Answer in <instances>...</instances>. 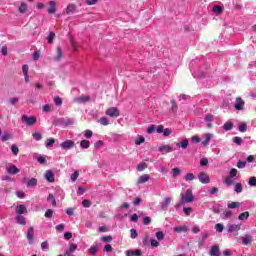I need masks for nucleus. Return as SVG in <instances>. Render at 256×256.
I'll list each match as a JSON object with an SVG mask.
<instances>
[{"mask_svg": "<svg viewBox=\"0 0 256 256\" xmlns=\"http://www.w3.org/2000/svg\"><path fill=\"white\" fill-rule=\"evenodd\" d=\"M22 123H25V125H28V127H33V125H35V123H37V117L23 115Z\"/></svg>", "mask_w": 256, "mask_h": 256, "instance_id": "1", "label": "nucleus"}, {"mask_svg": "<svg viewBox=\"0 0 256 256\" xmlns=\"http://www.w3.org/2000/svg\"><path fill=\"white\" fill-rule=\"evenodd\" d=\"M182 203H193L195 197L193 196V191L191 189L186 190V196L181 194Z\"/></svg>", "mask_w": 256, "mask_h": 256, "instance_id": "2", "label": "nucleus"}, {"mask_svg": "<svg viewBox=\"0 0 256 256\" xmlns=\"http://www.w3.org/2000/svg\"><path fill=\"white\" fill-rule=\"evenodd\" d=\"M105 113L108 117H119L120 115L119 108L117 107H110Z\"/></svg>", "mask_w": 256, "mask_h": 256, "instance_id": "3", "label": "nucleus"}, {"mask_svg": "<svg viewBox=\"0 0 256 256\" xmlns=\"http://www.w3.org/2000/svg\"><path fill=\"white\" fill-rule=\"evenodd\" d=\"M198 179L200 183H203L204 185H207V183H211V179L209 178V175L205 172H201L198 175Z\"/></svg>", "mask_w": 256, "mask_h": 256, "instance_id": "4", "label": "nucleus"}, {"mask_svg": "<svg viewBox=\"0 0 256 256\" xmlns=\"http://www.w3.org/2000/svg\"><path fill=\"white\" fill-rule=\"evenodd\" d=\"M245 107V101L241 97L236 98V104L234 105V108L236 111H243Z\"/></svg>", "mask_w": 256, "mask_h": 256, "instance_id": "5", "label": "nucleus"}, {"mask_svg": "<svg viewBox=\"0 0 256 256\" xmlns=\"http://www.w3.org/2000/svg\"><path fill=\"white\" fill-rule=\"evenodd\" d=\"M240 230H241L240 224H231L228 226L229 233H234L235 235H239Z\"/></svg>", "mask_w": 256, "mask_h": 256, "instance_id": "6", "label": "nucleus"}, {"mask_svg": "<svg viewBox=\"0 0 256 256\" xmlns=\"http://www.w3.org/2000/svg\"><path fill=\"white\" fill-rule=\"evenodd\" d=\"M62 149H73L75 147V142L73 140H67L60 144Z\"/></svg>", "mask_w": 256, "mask_h": 256, "instance_id": "7", "label": "nucleus"}, {"mask_svg": "<svg viewBox=\"0 0 256 256\" xmlns=\"http://www.w3.org/2000/svg\"><path fill=\"white\" fill-rule=\"evenodd\" d=\"M45 179L49 183H54L55 182V174H53V172L51 170H47L45 173Z\"/></svg>", "mask_w": 256, "mask_h": 256, "instance_id": "8", "label": "nucleus"}, {"mask_svg": "<svg viewBox=\"0 0 256 256\" xmlns=\"http://www.w3.org/2000/svg\"><path fill=\"white\" fill-rule=\"evenodd\" d=\"M26 238L28 239V241H33V239H35V230H34L33 226H30L28 228Z\"/></svg>", "mask_w": 256, "mask_h": 256, "instance_id": "9", "label": "nucleus"}, {"mask_svg": "<svg viewBox=\"0 0 256 256\" xmlns=\"http://www.w3.org/2000/svg\"><path fill=\"white\" fill-rule=\"evenodd\" d=\"M61 59H63V50L58 46L56 48V56L54 57V61L59 63V61H61Z\"/></svg>", "mask_w": 256, "mask_h": 256, "instance_id": "10", "label": "nucleus"}, {"mask_svg": "<svg viewBox=\"0 0 256 256\" xmlns=\"http://www.w3.org/2000/svg\"><path fill=\"white\" fill-rule=\"evenodd\" d=\"M6 171L9 175H17V173H19L20 170H19V168H17V166L12 165V166L8 167L6 169Z\"/></svg>", "mask_w": 256, "mask_h": 256, "instance_id": "11", "label": "nucleus"}, {"mask_svg": "<svg viewBox=\"0 0 256 256\" xmlns=\"http://www.w3.org/2000/svg\"><path fill=\"white\" fill-rule=\"evenodd\" d=\"M24 183H26L27 187H37L36 178H31L30 180H27V178H24Z\"/></svg>", "mask_w": 256, "mask_h": 256, "instance_id": "12", "label": "nucleus"}, {"mask_svg": "<svg viewBox=\"0 0 256 256\" xmlns=\"http://www.w3.org/2000/svg\"><path fill=\"white\" fill-rule=\"evenodd\" d=\"M221 255L219 251V245H213L210 249V256H219Z\"/></svg>", "mask_w": 256, "mask_h": 256, "instance_id": "13", "label": "nucleus"}, {"mask_svg": "<svg viewBox=\"0 0 256 256\" xmlns=\"http://www.w3.org/2000/svg\"><path fill=\"white\" fill-rule=\"evenodd\" d=\"M55 11H57L56 3H55V1H50L49 8H48L49 15H53L55 13Z\"/></svg>", "mask_w": 256, "mask_h": 256, "instance_id": "14", "label": "nucleus"}, {"mask_svg": "<svg viewBox=\"0 0 256 256\" xmlns=\"http://www.w3.org/2000/svg\"><path fill=\"white\" fill-rule=\"evenodd\" d=\"M16 213L18 215H23V213H27V207L23 204H20L16 207Z\"/></svg>", "mask_w": 256, "mask_h": 256, "instance_id": "15", "label": "nucleus"}, {"mask_svg": "<svg viewBox=\"0 0 256 256\" xmlns=\"http://www.w3.org/2000/svg\"><path fill=\"white\" fill-rule=\"evenodd\" d=\"M149 179H151V176H149V174H144L139 177L138 184L141 185L143 183H147V181H149Z\"/></svg>", "mask_w": 256, "mask_h": 256, "instance_id": "16", "label": "nucleus"}, {"mask_svg": "<svg viewBox=\"0 0 256 256\" xmlns=\"http://www.w3.org/2000/svg\"><path fill=\"white\" fill-rule=\"evenodd\" d=\"M160 153H171L173 151V148L169 145H164L159 147Z\"/></svg>", "mask_w": 256, "mask_h": 256, "instance_id": "17", "label": "nucleus"}, {"mask_svg": "<svg viewBox=\"0 0 256 256\" xmlns=\"http://www.w3.org/2000/svg\"><path fill=\"white\" fill-rule=\"evenodd\" d=\"M211 139H213V134H211V133L205 134V140L202 141V145H204V147H207V145H209V142L211 141Z\"/></svg>", "mask_w": 256, "mask_h": 256, "instance_id": "18", "label": "nucleus"}, {"mask_svg": "<svg viewBox=\"0 0 256 256\" xmlns=\"http://www.w3.org/2000/svg\"><path fill=\"white\" fill-rule=\"evenodd\" d=\"M171 203V198H165L161 205L162 211H167V208L169 207V204Z\"/></svg>", "mask_w": 256, "mask_h": 256, "instance_id": "19", "label": "nucleus"}, {"mask_svg": "<svg viewBox=\"0 0 256 256\" xmlns=\"http://www.w3.org/2000/svg\"><path fill=\"white\" fill-rule=\"evenodd\" d=\"M243 245H249V243H253V236L246 235V237H242Z\"/></svg>", "mask_w": 256, "mask_h": 256, "instance_id": "20", "label": "nucleus"}, {"mask_svg": "<svg viewBox=\"0 0 256 256\" xmlns=\"http://www.w3.org/2000/svg\"><path fill=\"white\" fill-rule=\"evenodd\" d=\"M15 220L19 225H27V219L22 215L17 216Z\"/></svg>", "mask_w": 256, "mask_h": 256, "instance_id": "21", "label": "nucleus"}, {"mask_svg": "<svg viewBox=\"0 0 256 256\" xmlns=\"http://www.w3.org/2000/svg\"><path fill=\"white\" fill-rule=\"evenodd\" d=\"M126 256H141V250H127Z\"/></svg>", "mask_w": 256, "mask_h": 256, "instance_id": "22", "label": "nucleus"}, {"mask_svg": "<svg viewBox=\"0 0 256 256\" xmlns=\"http://www.w3.org/2000/svg\"><path fill=\"white\" fill-rule=\"evenodd\" d=\"M174 231L176 233H187L188 228H187V226H176V227H174Z\"/></svg>", "mask_w": 256, "mask_h": 256, "instance_id": "23", "label": "nucleus"}, {"mask_svg": "<svg viewBox=\"0 0 256 256\" xmlns=\"http://www.w3.org/2000/svg\"><path fill=\"white\" fill-rule=\"evenodd\" d=\"M76 6L75 4H69L66 8V14L71 15V13H75Z\"/></svg>", "mask_w": 256, "mask_h": 256, "instance_id": "24", "label": "nucleus"}, {"mask_svg": "<svg viewBox=\"0 0 256 256\" xmlns=\"http://www.w3.org/2000/svg\"><path fill=\"white\" fill-rule=\"evenodd\" d=\"M177 147H181V149H187V147H189V140L188 139L182 140L181 143L177 144Z\"/></svg>", "mask_w": 256, "mask_h": 256, "instance_id": "25", "label": "nucleus"}, {"mask_svg": "<svg viewBox=\"0 0 256 256\" xmlns=\"http://www.w3.org/2000/svg\"><path fill=\"white\" fill-rule=\"evenodd\" d=\"M204 121L206 123H211V122L215 121V115H213L211 113L206 114Z\"/></svg>", "mask_w": 256, "mask_h": 256, "instance_id": "26", "label": "nucleus"}, {"mask_svg": "<svg viewBox=\"0 0 256 256\" xmlns=\"http://www.w3.org/2000/svg\"><path fill=\"white\" fill-rule=\"evenodd\" d=\"M80 147H82V149H89V147H91V142H89V140H82L80 142Z\"/></svg>", "mask_w": 256, "mask_h": 256, "instance_id": "27", "label": "nucleus"}, {"mask_svg": "<svg viewBox=\"0 0 256 256\" xmlns=\"http://www.w3.org/2000/svg\"><path fill=\"white\" fill-rule=\"evenodd\" d=\"M212 11L217 15H221V13H223V7H221L220 5H216L212 8Z\"/></svg>", "mask_w": 256, "mask_h": 256, "instance_id": "28", "label": "nucleus"}, {"mask_svg": "<svg viewBox=\"0 0 256 256\" xmlns=\"http://www.w3.org/2000/svg\"><path fill=\"white\" fill-rule=\"evenodd\" d=\"M239 221H245L247 219H249V212H243L238 216Z\"/></svg>", "mask_w": 256, "mask_h": 256, "instance_id": "29", "label": "nucleus"}, {"mask_svg": "<svg viewBox=\"0 0 256 256\" xmlns=\"http://www.w3.org/2000/svg\"><path fill=\"white\" fill-rule=\"evenodd\" d=\"M19 13H27V4L22 2L18 8Z\"/></svg>", "mask_w": 256, "mask_h": 256, "instance_id": "30", "label": "nucleus"}, {"mask_svg": "<svg viewBox=\"0 0 256 256\" xmlns=\"http://www.w3.org/2000/svg\"><path fill=\"white\" fill-rule=\"evenodd\" d=\"M98 123H100L101 125H104V127H107V125H109V119H107V117H101L98 120Z\"/></svg>", "mask_w": 256, "mask_h": 256, "instance_id": "31", "label": "nucleus"}, {"mask_svg": "<svg viewBox=\"0 0 256 256\" xmlns=\"http://www.w3.org/2000/svg\"><path fill=\"white\" fill-rule=\"evenodd\" d=\"M47 201H51L52 206L57 207V200H55V196H53V194H49Z\"/></svg>", "mask_w": 256, "mask_h": 256, "instance_id": "32", "label": "nucleus"}, {"mask_svg": "<svg viewBox=\"0 0 256 256\" xmlns=\"http://www.w3.org/2000/svg\"><path fill=\"white\" fill-rule=\"evenodd\" d=\"M241 207V203L239 202H231L228 204V209H237Z\"/></svg>", "mask_w": 256, "mask_h": 256, "instance_id": "33", "label": "nucleus"}, {"mask_svg": "<svg viewBox=\"0 0 256 256\" xmlns=\"http://www.w3.org/2000/svg\"><path fill=\"white\" fill-rule=\"evenodd\" d=\"M54 103L57 107H61L63 105V99L59 96L54 98Z\"/></svg>", "mask_w": 256, "mask_h": 256, "instance_id": "34", "label": "nucleus"}, {"mask_svg": "<svg viewBox=\"0 0 256 256\" xmlns=\"http://www.w3.org/2000/svg\"><path fill=\"white\" fill-rule=\"evenodd\" d=\"M101 241H103L104 243H111V241H113V236L111 235L102 236Z\"/></svg>", "mask_w": 256, "mask_h": 256, "instance_id": "35", "label": "nucleus"}, {"mask_svg": "<svg viewBox=\"0 0 256 256\" xmlns=\"http://www.w3.org/2000/svg\"><path fill=\"white\" fill-rule=\"evenodd\" d=\"M224 131H231L233 129V123L231 122H226L223 126Z\"/></svg>", "mask_w": 256, "mask_h": 256, "instance_id": "36", "label": "nucleus"}, {"mask_svg": "<svg viewBox=\"0 0 256 256\" xmlns=\"http://www.w3.org/2000/svg\"><path fill=\"white\" fill-rule=\"evenodd\" d=\"M179 175H181V169L173 168L172 169V177H179Z\"/></svg>", "mask_w": 256, "mask_h": 256, "instance_id": "37", "label": "nucleus"}, {"mask_svg": "<svg viewBox=\"0 0 256 256\" xmlns=\"http://www.w3.org/2000/svg\"><path fill=\"white\" fill-rule=\"evenodd\" d=\"M90 255H97V251H99V248L97 246H92L89 248Z\"/></svg>", "mask_w": 256, "mask_h": 256, "instance_id": "38", "label": "nucleus"}, {"mask_svg": "<svg viewBox=\"0 0 256 256\" xmlns=\"http://www.w3.org/2000/svg\"><path fill=\"white\" fill-rule=\"evenodd\" d=\"M10 139H11V134H9V132H4L3 135H2L1 140L3 142H5V141H9Z\"/></svg>", "mask_w": 256, "mask_h": 256, "instance_id": "39", "label": "nucleus"}, {"mask_svg": "<svg viewBox=\"0 0 256 256\" xmlns=\"http://www.w3.org/2000/svg\"><path fill=\"white\" fill-rule=\"evenodd\" d=\"M246 166H247V162H245V161H238L236 164V167L238 169H245Z\"/></svg>", "mask_w": 256, "mask_h": 256, "instance_id": "40", "label": "nucleus"}, {"mask_svg": "<svg viewBox=\"0 0 256 256\" xmlns=\"http://www.w3.org/2000/svg\"><path fill=\"white\" fill-rule=\"evenodd\" d=\"M233 143H236V145H241V143H243V138L239 137V136H235L232 139Z\"/></svg>", "mask_w": 256, "mask_h": 256, "instance_id": "41", "label": "nucleus"}, {"mask_svg": "<svg viewBox=\"0 0 256 256\" xmlns=\"http://www.w3.org/2000/svg\"><path fill=\"white\" fill-rule=\"evenodd\" d=\"M32 137L35 139V141H41V139H43V136L39 132L33 133Z\"/></svg>", "mask_w": 256, "mask_h": 256, "instance_id": "42", "label": "nucleus"}, {"mask_svg": "<svg viewBox=\"0 0 256 256\" xmlns=\"http://www.w3.org/2000/svg\"><path fill=\"white\" fill-rule=\"evenodd\" d=\"M142 143H145V137L139 136L138 138H136L135 145H141Z\"/></svg>", "mask_w": 256, "mask_h": 256, "instance_id": "43", "label": "nucleus"}, {"mask_svg": "<svg viewBox=\"0 0 256 256\" xmlns=\"http://www.w3.org/2000/svg\"><path fill=\"white\" fill-rule=\"evenodd\" d=\"M145 169H147V163H141V164H138L137 166V171H145Z\"/></svg>", "mask_w": 256, "mask_h": 256, "instance_id": "44", "label": "nucleus"}, {"mask_svg": "<svg viewBox=\"0 0 256 256\" xmlns=\"http://www.w3.org/2000/svg\"><path fill=\"white\" fill-rule=\"evenodd\" d=\"M47 39L48 43L51 45V43H53V40L55 39V32H50Z\"/></svg>", "mask_w": 256, "mask_h": 256, "instance_id": "45", "label": "nucleus"}, {"mask_svg": "<svg viewBox=\"0 0 256 256\" xmlns=\"http://www.w3.org/2000/svg\"><path fill=\"white\" fill-rule=\"evenodd\" d=\"M215 229H216L217 233H223L224 226H223V224L218 223L215 225Z\"/></svg>", "mask_w": 256, "mask_h": 256, "instance_id": "46", "label": "nucleus"}, {"mask_svg": "<svg viewBox=\"0 0 256 256\" xmlns=\"http://www.w3.org/2000/svg\"><path fill=\"white\" fill-rule=\"evenodd\" d=\"M236 193H243V184L237 183L235 187Z\"/></svg>", "mask_w": 256, "mask_h": 256, "instance_id": "47", "label": "nucleus"}, {"mask_svg": "<svg viewBox=\"0 0 256 256\" xmlns=\"http://www.w3.org/2000/svg\"><path fill=\"white\" fill-rule=\"evenodd\" d=\"M138 235L139 234L137 233L136 229H131L130 230V237H131V239H137Z\"/></svg>", "mask_w": 256, "mask_h": 256, "instance_id": "48", "label": "nucleus"}, {"mask_svg": "<svg viewBox=\"0 0 256 256\" xmlns=\"http://www.w3.org/2000/svg\"><path fill=\"white\" fill-rule=\"evenodd\" d=\"M78 101H81L82 103H89V101H91V97L83 96V97L78 98Z\"/></svg>", "mask_w": 256, "mask_h": 256, "instance_id": "49", "label": "nucleus"}, {"mask_svg": "<svg viewBox=\"0 0 256 256\" xmlns=\"http://www.w3.org/2000/svg\"><path fill=\"white\" fill-rule=\"evenodd\" d=\"M248 183L249 185H251V187H256V177L255 176L250 177Z\"/></svg>", "mask_w": 256, "mask_h": 256, "instance_id": "50", "label": "nucleus"}, {"mask_svg": "<svg viewBox=\"0 0 256 256\" xmlns=\"http://www.w3.org/2000/svg\"><path fill=\"white\" fill-rule=\"evenodd\" d=\"M162 133H163V137H169V135H171L173 131L169 128H165Z\"/></svg>", "mask_w": 256, "mask_h": 256, "instance_id": "51", "label": "nucleus"}, {"mask_svg": "<svg viewBox=\"0 0 256 256\" xmlns=\"http://www.w3.org/2000/svg\"><path fill=\"white\" fill-rule=\"evenodd\" d=\"M170 103H171V105H172V111H173L174 113H177V109H178V107H177V102H175V100L172 99V100L170 101Z\"/></svg>", "mask_w": 256, "mask_h": 256, "instance_id": "52", "label": "nucleus"}, {"mask_svg": "<svg viewBox=\"0 0 256 256\" xmlns=\"http://www.w3.org/2000/svg\"><path fill=\"white\" fill-rule=\"evenodd\" d=\"M195 179V175L193 173H188L185 176L186 181H193Z\"/></svg>", "mask_w": 256, "mask_h": 256, "instance_id": "53", "label": "nucleus"}, {"mask_svg": "<svg viewBox=\"0 0 256 256\" xmlns=\"http://www.w3.org/2000/svg\"><path fill=\"white\" fill-rule=\"evenodd\" d=\"M51 105L50 104H45L43 107H42V111H44V113H49L51 111Z\"/></svg>", "mask_w": 256, "mask_h": 256, "instance_id": "54", "label": "nucleus"}, {"mask_svg": "<svg viewBox=\"0 0 256 256\" xmlns=\"http://www.w3.org/2000/svg\"><path fill=\"white\" fill-rule=\"evenodd\" d=\"M239 131H240V133H245V131H247V124H245V123L240 124Z\"/></svg>", "mask_w": 256, "mask_h": 256, "instance_id": "55", "label": "nucleus"}, {"mask_svg": "<svg viewBox=\"0 0 256 256\" xmlns=\"http://www.w3.org/2000/svg\"><path fill=\"white\" fill-rule=\"evenodd\" d=\"M156 238L158 239V241H161V240L165 239V234H163V232H161V231H158L156 233Z\"/></svg>", "mask_w": 256, "mask_h": 256, "instance_id": "56", "label": "nucleus"}, {"mask_svg": "<svg viewBox=\"0 0 256 256\" xmlns=\"http://www.w3.org/2000/svg\"><path fill=\"white\" fill-rule=\"evenodd\" d=\"M79 178V172L75 171L72 175H71V181H73V183H75V181H77V179Z\"/></svg>", "mask_w": 256, "mask_h": 256, "instance_id": "57", "label": "nucleus"}, {"mask_svg": "<svg viewBox=\"0 0 256 256\" xmlns=\"http://www.w3.org/2000/svg\"><path fill=\"white\" fill-rule=\"evenodd\" d=\"M201 167H206V165H209V160L207 158H202L200 160Z\"/></svg>", "mask_w": 256, "mask_h": 256, "instance_id": "58", "label": "nucleus"}, {"mask_svg": "<svg viewBox=\"0 0 256 256\" xmlns=\"http://www.w3.org/2000/svg\"><path fill=\"white\" fill-rule=\"evenodd\" d=\"M44 216L47 218V219H51V217H53V211L51 209H48Z\"/></svg>", "mask_w": 256, "mask_h": 256, "instance_id": "59", "label": "nucleus"}, {"mask_svg": "<svg viewBox=\"0 0 256 256\" xmlns=\"http://www.w3.org/2000/svg\"><path fill=\"white\" fill-rule=\"evenodd\" d=\"M155 129H157V127L155 125H151L147 129V133L151 135V133H155Z\"/></svg>", "mask_w": 256, "mask_h": 256, "instance_id": "60", "label": "nucleus"}, {"mask_svg": "<svg viewBox=\"0 0 256 256\" xmlns=\"http://www.w3.org/2000/svg\"><path fill=\"white\" fill-rule=\"evenodd\" d=\"M82 205H83V207L89 208V207H91V201L85 199L82 201Z\"/></svg>", "mask_w": 256, "mask_h": 256, "instance_id": "61", "label": "nucleus"}, {"mask_svg": "<svg viewBox=\"0 0 256 256\" xmlns=\"http://www.w3.org/2000/svg\"><path fill=\"white\" fill-rule=\"evenodd\" d=\"M13 155H18L19 154V147L16 145H12L11 147Z\"/></svg>", "mask_w": 256, "mask_h": 256, "instance_id": "62", "label": "nucleus"}, {"mask_svg": "<svg viewBox=\"0 0 256 256\" xmlns=\"http://www.w3.org/2000/svg\"><path fill=\"white\" fill-rule=\"evenodd\" d=\"M192 143H201V138H199L197 135H194L191 137Z\"/></svg>", "mask_w": 256, "mask_h": 256, "instance_id": "63", "label": "nucleus"}, {"mask_svg": "<svg viewBox=\"0 0 256 256\" xmlns=\"http://www.w3.org/2000/svg\"><path fill=\"white\" fill-rule=\"evenodd\" d=\"M237 173H238L237 169L232 168V169L230 170L229 175H230L231 178H233V177H237Z\"/></svg>", "mask_w": 256, "mask_h": 256, "instance_id": "64", "label": "nucleus"}]
</instances>
